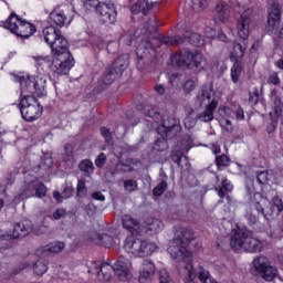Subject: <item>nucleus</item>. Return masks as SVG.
I'll list each match as a JSON object with an SVG mask.
<instances>
[{"instance_id": "49", "label": "nucleus", "mask_w": 283, "mask_h": 283, "mask_svg": "<svg viewBox=\"0 0 283 283\" xmlns=\"http://www.w3.org/2000/svg\"><path fill=\"white\" fill-rule=\"evenodd\" d=\"M231 159L227 155H221L216 157L217 167H229Z\"/></svg>"}, {"instance_id": "59", "label": "nucleus", "mask_w": 283, "mask_h": 283, "mask_svg": "<svg viewBox=\"0 0 283 283\" xmlns=\"http://www.w3.org/2000/svg\"><path fill=\"white\" fill-rule=\"evenodd\" d=\"M106 160H107V156H105V154H103V153L99 154L95 160L96 167H98L101 169L102 167H104Z\"/></svg>"}, {"instance_id": "29", "label": "nucleus", "mask_w": 283, "mask_h": 283, "mask_svg": "<svg viewBox=\"0 0 283 283\" xmlns=\"http://www.w3.org/2000/svg\"><path fill=\"white\" fill-rule=\"evenodd\" d=\"M218 108V101L211 102L210 105L206 106V109L197 115L198 120L201 123H211L213 120V112Z\"/></svg>"}, {"instance_id": "44", "label": "nucleus", "mask_w": 283, "mask_h": 283, "mask_svg": "<svg viewBox=\"0 0 283 283\" xmlns=\"http://www.w3.org/2000/svg\"><path fill=\"white\" fill-rule=\"evenodd\" d=\"M190 3L195 12H202V10L209 6L208 0H190Z\"/></svg>"}, {"instance_id": "34", "label": "nucleus", "mask_w": 283, "mask_h": 283, "mask_svg": "<svg viewBox=\"0 0 283 283\" xmlns=\"http://www.w3.org/2000/svg\"><path fill=\"white\" fill-rule=\"evenodd\" d=\"M185 39L188 41V43L195 45V48H202L207 43V40H205V38H202V35L199 33L187 32Z\"/></svg>"}, {"instance_id": "52", "label": "nucleus", "mask_w": 283, "mask_h": 283, "mask_svg": "<svg viewBox=\"0 0 283 283\" xmlns=\"http://www.w3.org/2000/svg\"><path fill=\"white\" fill-rule=\"evenodd\" d=\"M219 116L220 118H233V111H231V108L229 107H220L219 108Z\"/></svg>"}, {"instance_id": "8", "label": "nucleus", "mask_w": 283, "mask_h": 283, "mask_svg": "<svg viewBox=\"0 0 283 283\" xmlns=\"http://www.w3.org/2000/svg\"><path fill=\"white\" fill-rule=\"evenodd\" d=\"M124 249L126 253H132L135 258H147L158 251V245L151 241L136 239L132 234L125 239Z\"/></svg>"}, {"instance_id": "23", "label": "nucleus", "mask_w": 283, "mask_h": 283, "mask_svg": "<svg viewBox=\"0 0 283 283\" xmlns=\"http://www.w3.org/2000/svg\"><path fill=\"white\" fill-rule=\"evenodd\" d=\"M234 2L235 0H221V2L217 4L214 23H224L229 21V17H231L229 3H234Z\"/></svg>"}, {"instance_id": "51", "label": "nucleus", "mask_w": 283, "mask_h": 283, "mask_svg": "<svg viewBox=\"0 0 283 283\" xmlns=\"http://www.w3.org/2000/svg\"><path fill=\"white\" fill-rule=\"evenodd\" d=\"M191 147H193V139L188 135L182 140L181 149L182 151H189Z\"/></svg>"}, {"instance_id": "2", "label": "nucleus", "mask_w": 283, "mask_h": 283, "mask_svg": "<svg viewBox=\"0 0 283 283\" xmlns=\"http://www.w3.org/2000/svg\"><path fill=\"white\" fill-rule=\"evenodd\" d=\"M145 116L148 118H153L155 123H161L157 127V134L161 136V138L157 139L154 144L155 151H165L169 145L167 140H171V138H176L178 134L182 130V126H180V122L174 117H168L167 119H163V115L160 112L156 111V108L148 109L145 113Z\"/></svg>"}, {"instance_id": "58", "label": "nucleus", "mask_w": 283, "mask_h": 283, "mask_svg": "<svg viewBox=\"0 0 283 283\" xmlns=\"http://www.w3.org/2000/svg\"><path fill=\"white\" fill-rule=\"evenodd\" d=\"M101 134L102 136H104L106 143L108 145H112V132H109V129H107L106 127L101 128Z\"/></svg>"}, {"instance_id": "30", "label": "nucleus", "mask_w": 283, "mask_h": 283, "mask_svg": "<svg viewBox=\"0 0 283 283\" xmlns=\"http://www.w3.org/2000/svg\"><path fill=\"white\" fill-rule=\"evenodd\" d=\"M146 224V232L150 233V235H154L155 233H160L163 229H165V224L163 221L154 218H148L145 221Z\"/></svg>"}, {"instance_id": "60", "label": "nucleus", "mask_w": 283, "mask_h": 283, "mask_svg": "<svg viewBox=\"0 0 283 283\" xmlns=\"http://www.w3.org/2000/svg\"><path fill=\"white\" fill-rule=\"evenodd\" d=\"M234 116L237 120H244V109L238 106L234 111Z\"/></svg>"}, {"instance_id": "5", "label": "nucleus", "mask_w": 283, "mask_h": 283, "mask_svg": "<svg viewBox=\"0 0 283 283\" xmlns=\"http://www.w3.org/2000/svg\"><path fill=\"white\" fill-rule=\"evenodd\" d=\"M41 175H38L34 170H29L24 172V180L20 188L18 196L14 197L13 202L19 205L21 200H27V198H45L48 193V188L43 182H39Z\"/></svg>"}, {"instance_id": "17", "label": "nucleus", "mask_w": 283, "mask_h": 283, "mask_svg": "<svg viewBox=\"0 0 283 283\" xmlns=\"http://www.w3.org/2000/svg\"><path fill=\"white\" fill-rule=\"evenodd\" d=\"M249 237V230L247 228L237 227L232 229L229 242L232 251L241 253L244 251V245L247 244V238Z\"/></svg>"}, {"instance_id": "7", "label": "nucleus", "mask_w": 283, "mask_h": 283, "mask_svg": "<svg viewBox=\"0 0 283 283\" xmlns=\"http://www.w3.org/2000/svg\"><path fill=\"white\" fill-rule=\"evenodd\" d=\"M18 83H20V98H25V96H45V85L48 81L45 76H18Z\"/></svg>"}, {"instance_id": "39", "label": "nucleus", "mask_w": 283, "mask_h": 283, "mask_svg": "<svg viewBox=\"0 0 283 283\" xmlns=\"http://www.w3.org/2000/svg\"><path fill=\"white\" fill-rule=\"evenodd\" d=\"M99 242H102L103 247L109 249V247H114L116 244V239L112 237L109 233H103L98 237Z\"/></svg>"}, {"instance_id": "26", "label": "nucleus", "mask_w": 283, "mask_h": 283, "mask_svg": "<svg viewBox=\"0 0 283 283\" xmlns=\"http://www.w3.org/2000/svg\"><path fill=\"white\" fill-rule=\"evenodd\" d=\"M65 249V243L63 242H53L50 245H45L36 250V255L39 258H48L52 253H61Z\"/></svg>"}, {"instance_id": "35", "label": "nucleus", "mask_w": 283, "mask_h": 283, "mask_svg": "<svg viewBox=\"0 0 283 283\" xmlns=\"http://www.w3.org/2000/svg\"><path fill=\"white\" fill-rule=\"evenodd\" d=\"M260 275L263 280H265V282H273V280L277 277V269L269 265Z\"/></svg>"}, {"instance_id": "18", "label": "nucleus", "mask_w": 283, "mask_h": 283, "mask_svg": "<svg viewBox=\"0 0 283 283\" xmlns=\"http://www.w3.org/2000/svg\"><path fill=\"white\" fill-rule=\"evenodd\" d=\"M251 17H253V8H248L237 21V32L242 41H247L251 34Z\"/></svg>"}, {"instance_id": "12", "label": "nucleus", "mask_w": 283, "mask_h": 283, "mask_svg": "<svg viewBox=\"0 0 283 283\" xmlns=\"http://www.w3.org/2000/svg\"><path fill=\"white\" fill-rule=\"evenodd\" d=\"M74 6L64 4L54 8L49 14V22L51 25H56L57 28H67L74 21Z\"/></svg>"}, {"instance_id": "40", "label": "nucleus", "mask_w": 283, "mask_h": 283, "mask_svg": "<svg viewBox=\"0 0 283 283\" xmlns=\"http://www.w3.org/2000/svg\"><path fill=\"white\" fill-rule=\"evenodd\" d=\"M78 168L86 176H92V174H94V164L90 161V159H84L82 163H80Z\"/></svg>"}, {"instance_id": "53", "label": "nucleus", "mask_w": 283, "mask_h": 283, "mask_svg": "<svg viewBox=\"0 0 283 283\" xmlns=\"http://www.w3.org/2000/svg\"><path fill=\"white\" fill-rule=\"evenodd\" d=\"M82 3L84 4V8H86V10H95V11H96V8L101 6L98 0H82Z\"/></svg>"}, {"instance_id": "21", "label": "nucleus", "mask_w": 283, "mask_h": 283, "mask_svg": "<svg viewBox=\"0 0 283 283\" xmlns=\"http://www.w3.org/2000/svg\"><path fill=\"white\" fill-rule=\"evenodd\" d=\"M32 59L35 63L38 76H44L45 81H48V71L50 70L52 72V61H54V57L50 55H36Z\"/></svg>"}, {"instance_id": "57", "label": "nucleus", "mask_w": 283, "mask_h": 283, "mask_svg": "<svg viewBox=\"0 0 283 283\" xmlns=\"http://www.w3.org/2000/svg\"><path fill=\"white\" fill-rule=\"evenodd\" d=\"M205 34L208 39H216L218 36V31L212 27H206Z\"/></svg>"}, {"instance_id": "41", "label": "nucleus", "mask_w": 283, "mask_h": 283, "mask_svg": "<svg viewBox=\"0 0 283 283\" xmlns=\"http://www.w3.org/2000/svg\"><path fill=\"white\" fill-rule=\"evenodd\" d=\"M177 240L187 247V244L193 240V231L191 229H182L181 237Z\"/></svg>"}, {"instance_id": "31", "label": "nucleus", "mask_w": 283, "mask_h": 283, "mask_svg": "<svg viewBox=\"0 0 283 283\" xmlns=\"http://www.w3.org/2000/svg\"><path fill=\"white\" fill-rule=\"evenodd\" d=\"M249 43L247 40H243V44H240V42H233V49L230 53L231 61H238V59H242L244 56V52H247V46Z\"/></svg>"}, {"instance_id": "63", "label": "nucleus", "mask_w": 283, "mask_h": 283, "mask_svg": "<svg viewBox=\"0 0 283 283\" xmlns=\"http://www.w3.org/2000/svg\"><path fill=\"white\" fill-rule=\"evenodd\" d=\"M63 216H65V210L64 209H57L53 213L54 220H61V218H63Z\"/></svg>"}, {"instance_id": "19", "label": "nucleus", "mask_w": 283, "mask_h": 283, "mask_svg": "<svg viewBox=\"0 0 283 283\" xmlns=\"http://www.w3.org/2000/svg\"><path fill=\"white\" fill-rule=\"evenodd\" d=\"M281 21H282V9L280 8V4L274 3L269 11V18H268V32L273 38H275V35L280 30Z\"/></svg>"}, {"instance_id": "36", "label": "nucleus", "mask_w": 283, "mask_h": 283, "mask_svg": "<svg viewBox=\"0 0 283 283\" xmlns=\"http://www.w3.org/2000/svg\"><path fill=\"white\" fill-rule=\"evenodd\" d=\"M160 42L164 43V45H180L185 43V38L180 35L164 36L160 39Z\"/></svg>"}, {"instance_id": "37", "label": "nucleus", "mask_w": 283, "mask_h": 283, "mask_svg": "<svg viewBox=\"0 0 283 283\" xmlns=\"http://www.w3.org/2000/svg\"><path fill=\"white\" fill-rule=\"evenodd\" d=\"M241 74H242V63H240V61H234V64L231 67L232 83H238V81H240Z\"/></svg>"}, {"instance_id": "62", "label": "nucleus", "mask_w": 283, "mask_h": 283, "mask_svg": "<svg viewBox=\"0 0 283 283\" xmlns=\"http://www.w3.org/2000/svg\"><path fill=\"white\" fill-rule=\"evenodd\" d=\"M169 83H170V85H172V87L178 86V83H180V75H178V74L170 75Z\"/></svg>"}, {"instance_id": "4", "label": "nucleus", "mask_w": 283, "mask_h": 283, "mask_svg": "<svg viewBox=\"0 0 283 283\" xmlns=\"http://www.w3.org/2000/svg\"><path fill=\"white\" fill-rule=\"evenodd\" d=\"M145 29H143V34L145 38H142V43L137 46L136 55L138 60V69L143 70V66L140 63H154V59L156 57V49L151 44V38H149L150 34L156 33L158 30V23L156 22V15H153Z\"/></svg>"}, {"instance_id": "14", "label": "nucleus", "mask_w": 283, "mask_h": 283, "mask_svg": "<svg viewBox=\"0 0 283 283\" xmlns=\"http://www.w3.org/2000/svg\"><path fill=\"white\" fill-rule=\"evenodd\" d=\"M45 43L50 45L52 54H59L61 50L67 49V40L61 34V30L55 29L53 24L43 29Z\"/></svg>"}, {"instance_id": "38", "label": "nucleus", "mask_w": 283, "mask_h": 283, "mask_svg": "<svg viewBox=\"0 0 283 283\" xmlns=\"http://www.w3.org/2000/svg\"><path fill=\"white\" fill-rule=\"evenodd\" d=\"M186 273L185 283H197L196 282V268H193V264H188L184 269Z\"/></svg>"}, {"instance_id": "46", "label": "nucleus", "mask_w": 283, "mask_h": 283, "mask_svg": "<svg viewBox=\"0 0 283 283\" xmlns=\"http://www.w3.org/2000/svg\"><path fill=\"white\" fill-rule=\"evenodd\" d=\"M259 185H266L271 180V174L266 170L256 174Z\"/></svg>"}, {"instance_id": "13", "label": "nucleus", "mask_w": 283, "mask_h": 283, "mask_svg": "<svg viewBox=\"0 0 283 283\" xmlns=\"http://www.w3.org/2000/svg\"><path fill=\"white\" fill-rule=\"evenodd\" d=\"M53 54V61L51 64V72L53 74H57L59 76H63L65 74H70V70L74 67V57L70 55V50L64 49Z\"/></svg>"}, {"instance_id": "55", "label": "nucleus", "mask_w": 283, "mask_h": 283, "mask_svg": "<svg viewBox=\"0 0 283 283\" xmlns=\"http://www.w3.org/2000/svg\"><path fill=\"white\" fill-rule=\"evenodd\" d=\"M193 90H196V82L193 80L186 81V83L184 84V91L187 94H189V93L193 92Z\"/></svg>"}, {"instance_id": "43", "label": "nucleus", "mask_w": 283, "mask_h": 283, "mask_svg": "<svg viewBox=\"0 0 283 283\" xmlns=\"http://www.w3.org/2000/svg\"><path fill=\"white\" fill-rule=\"evenodd\" d=\"M33 271L35 275H44L48 272V263L43 260H39L33 264Z\"/></svg>"}, {"instance_id": "10", "label": "nucleus", "mask_w": 283, "mask_h": 283, "mask_svg": "<svg viewBox=\"0 0 283 283\" xmlns=\"http://www.w3.org/2000/svg\"><path fill=\"white\" fill-rule=\"evenodd\" d=\"M4 28L22 39H30V36L36 32V28L32 23L22 20L17 13H11L9 15L4 22Z\"/></svg>"}, {"instance_id": "27", "label": "nucleus", "mask_w": 283, "mask_h": 283, "mask_svg": "<svg viewBox=\"0 0 283 283\" xmlns=\"http://www.w3.org/2000/svg\"><path fill=\"white\" fill-rule=\"evenodd\" d=\"M243 251L247 253H260L264 251V243L256 238L248 235Z\"/></svg>"}, {"instance_id": "22", "label": "nucleus", "mask_w": 283, "mask_h": 283, "mask_svg": "<svg viewBox=\"0 0 283 283\" xmlns=\"http://www.w3.org/2000/svg\"><path fill=\"white\" fill-rule=\"evenodd\" d=\"M216 92L213 91L212 84H206L201 87L200 92L197 94L196 103L200 105V107L211 105V103L216 99Z\"/></svg>"}, {"instance_id": "32", "label": "nucleus", "mask_w": 283, "mask_h": 283, "mask_svg": "<svg viewBox=\"0 0 283 283\" xmlns=\"http://www.w3.org/2000/svg\"><path fill=\"white\" fill-rule=\"evenodd\" d=\"M151 10V4H149V0H138L132 8L130 12L133 14H147Z\"/></svg>"}, {"instance_id": "47", "label": "nucleus", "mask_w": 283, "mask_h": 283, "mask_svg": "<svg viewBox=\"0 0 283 283\" xmlns=\"http://www.w3.org/2000/svg\"><path fill=\"white\" fill-rule=\"evenodd\" d=\"M219 123L220 127H222V129H224V132H227L228 134L233 132V123L231 122V119L219 118Z\"/></svg>"}, {"instance_id": "3", "label": "nucleus", "mask_w": 283, "mask_h": 283, "mask_svg": "<svg viewBox=\"0 0 283 283\" xmlns=\"http://www.w3.org/2000/svg\"><path fill=\"white\" fill-rule=\"evenodd\" d=\"M245 191L248 193V200H250V206L252 209H255L258 213H262L265 220H273V216H275V209L279 213L283 211V201L280 197L275 196L272 198V203L266 199V197L262 196L260 192H255V188L253 184L247 185Z\"/></svg>"}, {"instance_id": "54", "label": "nucleus", "mask_w": 283, "mask_h": 283, "mask_svg": "<svg viewBox=\"0 0 283 283\" xmlns=\"http://www.w3.org/2000/svg\"><path fill=\"white\" fill-rule=\"evenodd\" d=\"M77 196L80 198H85L87 196V188L85 187V181L78 180L77 182Z\"/></svg>"}, {"instance_id": "16", "label": "nucleus", "mask_w": 283, "mask_h": 283, "mask_svg": "<svg viewBox=\"0 0 283 283\" xmlns=\"http://www.w3.org/2000/svg\"><path fill=\"white\" fill-rule=\"evenodd\" d=\"M96 14L98 21L104 23V25H114V23H116V18L118 17V12L113 2H103L98 4V7H96Z\"/></svg>"}, {"instance_id": "9", "label": "nucleus", "mask_w": 283, "mask_h": 283, "mask_svg": "<svg viewBox=\"0 0 283 283\" xmlns=\"http://www.w3.org/2000/svg\"><path fill=\"white\" fill-rule=\"evenodd\" d=\"M129 65V54H124L117 57L113 64L106 69L104 75L99 78L98 85L103 90V87L107 85H112L116 78H120L123 76V72H125L126 67Z\"/></svg>"}, {"instance_id": "64", "label": "nucleus", "mask_w": 283, "mask_h": 283, "mask_svg": "<svg viewBox=\"0 0 283 283\" xmlns=\"http://www.w3.org/2000/svg\"><path fill=\"white\" fill-rule=\"evenodd\" d=\"M93 200H98L99 202H104L105 200V195H102L101 192H93L92 193Z\"/></svg>"}, {"instance_id": "56", "label": "nucleus", "mask_w": 283, "mask_h": 283, "mask_svg": "<svg viewBox=\"0 0 283 283\" xmlns=\"http://www.w3.org/2000/svg\"><path fill=\"white\" fill-rule=\"evenodd\" d=\"M54 165V160L51 157L42 158V164L40 165L39 169H50Z\"/></svg>"}, {"instance_id": "42", "label": "nucleus", "mask_w": 283, "mask_h": 283, "mask_svg": "<svg viewBox=\"0 0 283 283\" xmlns=\"http://www.w3.org/2000/svg\"><path fill=\"white\" fill-rule=\"evenodd\" d=\"M232 190H233V185H231V181H229L228 179H223L222 187L219 189L218 188L216 189L220 198H224L227 196V191H232Z\"/></svg>"}, {"instance_id": "24", "label": "nucleus", "mask_w": 283, "mask_h": 283, "mask_svg": "<svg viewBox=\"0 0 283 283\" xmlns=\"http://www.w3.org/2000/svg\"><path fill=\"white\" fill-rule=\"evenodd\" d=\"M154 275H156V265L149 260H144L139 268V282H150L154 280Z\"/></svg>"}, {"instance_id": "48", "label": "nucleus", "mask_w": 283, "mask_h": 283, "mask_svg": "<svg viewBox=\"0 0 283 283\" xmlns=\"http://www.w3.org/2000/svg\"><path fill=\"white\" fill-rule=\"evenodd\" d=\"M124 189L125 191H128V192H132L135 189H138V181L134 179L124 180Z\"/></svg>"}, {"instance_id": "1", "label": "nucleus", "mask_w": 283, "mask_h": 283, "mask_svg": "<svg viewBox=\"0 0 283 283\" xmlns=\"http://www.w3.org/2000/svg\"><path fill=\"white\" fill-rule=\"evenodd\" d=\"M133 271L134 263L126 256H119L114 265L94 261L88 268L90 275H95L99 282H109L114 273L120 282H130L134 277Z\"/></svg>"}, {"instance_id": "15", "label": "nucleus", "mask_w": 283, "mask_h": 283, "mask_svg": "<svg viewBox=\"0 0 283 283\" xmlns=\"http://www.w3.org/2000/svg\"><path fill=\"white\" fill-rule=\"evenodd\" d=\"M168 253L174 260H182V262L186 263V266H188V264H193V254L187 250V245L180 240L175 239L170 242Z\"/></svg>"}, {"instance_id": "20", "label": "nucleus", "mask_w": 283, "mask_h": 283, "mask_svg": "<svg viewBox=\"0 0 283 283\" xmlns=\"http://www.w3.org/2000/svg\"><path fill=\"white\" fill-rule=\"evenodd\" d=\"M272 96H274L273 109L270 112L269 116L272 120V124L268 126V133L273 134L277 129V122L282 116V99L275 96V91H272Z\"/></svg>"}, {"instance_id": "61", "label": "nucleus", "mask_w": 283, "mask_h": 283, "mask_svg": "<svg viewBox=\"0 0 283 283\" xmlns=\"http://www.w3.org/2000/svg\"><path fill=\"white\" fill-rule=\"evenodd\" d=\"M0 249H10V241L7 235L0 237Z\"/></svg>"}, {"instance_id": "33", "label": "nucleus", "mask_w": 283, "mask_h": 283, "mask_svg": "<svg viewBox=\"0 0 283 283\" xmlns=\"http://www.w3.org/2000/svg\"><path fill=\"white\" fill-rule=\"evenodd\" d=\"M253 266H254V270L256 271V272H254V275H261L271 265L269 264V259L268 258L259 256V258L253 260Z\"/></svg>"}, {"instance_id": "28", "label": "nucleus", "mask_w": 283, "mask_h": 283, "mask_svg": "<svg viewBox=\"0 0 283 283\" xmlns=\"http://www.w3.org/2000/svg\"><path fill=\"white\" fill-rule=\"evenodd\" d=\"M123 227L124 229H127V231H130L133 235H136L140 233V222L138 220L134 219V217L129 214H125L122 218Z\"/></svg>"}, {"instance_id": "45", "label": "nucleus", "mask_w": 283, "mask_h": 283, "mask_svg": "<svg viewBox=\"0 0 283 283\" xmlns=\"http://www.w3.org/2000/svg\"><path fill=\"white\" fill-rule=\"evenodd\" d=\"M64 161L66 163V167H69V168L74 165L75 160H74V155L72 153V146L65 147Z\"/></svg>"}, {"instance_id": "25", "label": "nucleus", "mask_w": 283, "mask_h": 283, "mask_svg": "<svg viewBox=\"0 0 283 283\" xmlns=\"http://www.w3.org/2000/svg\"><path fill=\"white\" fill-rule=\"evenodd\" d=\"M32 231V221L24 219L18 222L13 228L12 238L17 240V238H25Z\"/></svg>"}, {"instance_id": "11", "label": "nucleus", "mask_w": 283, "mask_h": 283, "mask_svg": "<svg viewBox=\"0 0 283 283\" xmlns=\"http://www.w3.org/2000/svg\"><path fill=\"white\" fill-rule=\"evenodd\" d=\"M20 112L22 118L28 120V123H32L39 118H41L43 114V106L35 99L34 96H24L20 97Z\"/></svg>"}, {"instance_id": "50", "label": "nucleus", "mask_w": 283, "mask_h": 283, "mask_svg": "<svg viewBox=\"0 0 283 283\" xmlns=\"http://www.w3.org/2000/svg\"><path fill=\"white\" fill-rule=\"evenodd\" d=\"M167 191V181H161L157 187L153 189V195L154 196H163Z\"/></svg>"}, {"instance_id": "6", "label": "nucleus", "mask_w": 283, "mask_h": 283, "mask_svg": "<svg viewBox=\"0 0 283 283\" xmlns=\"http://www.w3.org/2000/svg\"><path fill=\"white\" fill-rule=\"evenodd\" d=\"M170 63L177 67H188L189 70H196L197 72H205L209 65L207 57H205L202 53H193L187 49L170 56Z\"/></svg>"}]
</instances>
